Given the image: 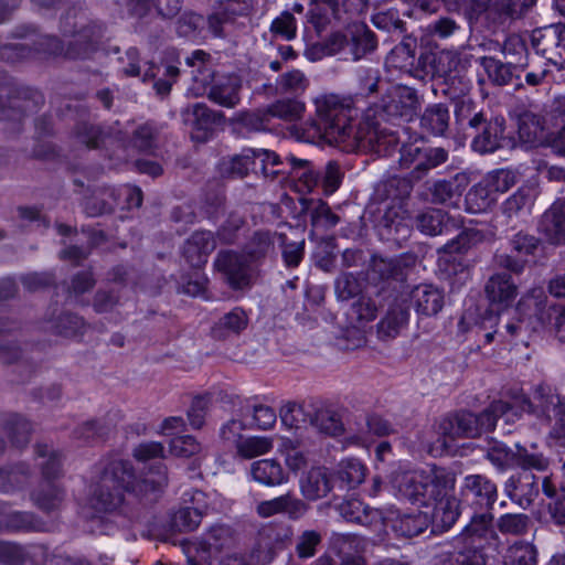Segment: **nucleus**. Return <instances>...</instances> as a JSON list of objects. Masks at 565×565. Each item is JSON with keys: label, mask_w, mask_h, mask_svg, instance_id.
<instances>
[{"label": "nucleus", "mask_w": 565, "mask_h": 565, "mask_svg": "<svg viewBox=\"0 0 565 565\" xmlns=\"http://www.w3.org/2000/svg\"><path fill=\"white\" fill-rule=\"evenodd\" d=\"M316 118L306 124L303 132L310 142L337 145L345 151L373 149L382 151V146L395 143L393 135H384L379 129L377 117L370 116L367 110L363 120L356 126L352 124L351 99L335 94H324L315 99Z\"/></svg>", "instance_id": "1"}, {"label": "nucleus", "mask_w": 565, "mask_h": 565, "mask_svg": "<svg viewBox=\"0 0 565 565\" xmlns=\"http://www.w3.org/2000/svg\"><path fill=\"white\" fill-rule=\"evenodd\" d=\"M168 484L167 468L158 462L151 466L145 477L136 480L134 468L127 460H111L104 469L95 486L89 503L99 512L116 510L124 501L125 492L152 501Z\"/></svg>", "instance_id": "2"}, {"label": "nucleus", "mask_w": 565, "mask_h": 565, "mask_svg": "<svg viewBox=\"0 0 565 565\" xmlns=\"http://www.w3.org/2000/svg\"><path fill=\"white\" fill-rule=\"evenodd\" d=\"M61 31L65 38H70L64 44L55 36L44 35L39 42V51L58 55L64 54L68 58H87L94 53L105 35L103 24L88 21L86 15L77 9H71L61 20Z\"/></svg>", "instance_id": "3"}, {"label": "nucleus", "mask_w": 565, "mask_h": 565, "mask_svg": "<svg viewBox=\"0 0 565 565\" xmlns=\"http://www.w3.org/2000/svg\"><path fill=\"white\" fill-rule=\"evenodd\" d=\"M510 403L494 401L478 415L471 412L448 415L437 424L438 441L447 447L458 438L479 437L482 433L492 430L501 417L510 423Z\"/></svg>", "instance_id": "4"}, {"label": "nucleus", "mask_w": 565, "mask_h": 565, "mask_svg": "<svg viewBox=\"0 0 565 565\" xmlns=\"http://www.w3.org/2000/svg\"><path fill=\"white\" fill-rule=\"evenodd\" d=\"M209 58L210 54L202 50H196L186 57V64L196 67L194 81L202 83L211 102L225 108H235L241 103V77L236 74L215 76L205 64Z\"/></svg>", "instance_id": "5"}, {"label": "nucleus", "mask_w": 565, "mask_h": 565, "mask_svg": "<svg viewBox=\"0 0 565 565\" xmlns=\"http://www.w3.org/2000/svg\"><path fill=\"white\" fill-rule=\"evenodd\" d=\"M282 164V160L274 151L247 148L241 154L224 160L221 163V171L228 178H243L250 170L255 172L260 170L264 177L275 179L279 172H284L282 169L277 168Z\"/></svg>", "instance_id": "6"}, {"label": "nucleus", "mask_w": 565, "mask_h": 565, "mask_svg": "<svg viewBox=\"0 0 565 565\" xmlns=\"http://www.w3.org/2000/svg\"><path fill=\"white\" fill-rule=\"evenodd\" d=\"M418 105V97L415 89L394 85L382 94L379 102L367 108V118L377 117L383 121L408 120L413 117Z\"/></svg>", "instance_id": "7"}, {"label": "nucleus", "mask_w": 565, "mask_h": 565, "mask_svg": "<svg viewBox=\"0 0 565 565\" xmlns=\"http://www.w3.org/2000/svg\"><path fill=\"white\" fill-rule=\"evenodd\" d=\"M559 395L546 385H537L533 393V399L525 395L515 396L513 404H510V422L519 417L521 413H530L547 423L555 416Z\"/></svg>", "instance_id": "8"}, {"label": "nucleus", "mask_w": 565, "mask_h": 565, "mask_svg": "<svg viewBox=\"0 0 565 565\" xmlns=\"http://www.w3.org/2000/svg\"><path fill=\"white\" fill-rule=\"evenodd\" d=\"M381 239L402 246L412 235L413 222L399 203L386 205L376 224Z\"/></svg>", "instance_id": "9"}, {"label": "nucleus", "mask_w": 565, "mask_h": 565, "mask_svg": "<svg viewBox=\"0 0 565 565\" xmlns=\"http://www.w3.org/2000/svg\"><path fill=\"white\" fill-rule=\"evenodd\" d=\"M214 266L224 275L232 288L242 289L249 286L254 265L248 262L244 253L221 250Z\"/></svg>", "instance_id": "10"}, {"label": "nucleus", "mask_w": 565, "mask_h": 565, "mask_svg": "<svg viewBox=\"0 0 565 565\" xmlns=\"http://www.w3.org/2000/svg\"><path fill=\"white\" fill-rule=\"evenodd\" d=\"M460 494L462 502L475 505L476 510L490 511L498 498L497 484L483 475H468L463 478Z\"/></svg>", "instance_id": "11"}, {"label": "nucleus", "mask_w": 565, "mask_h": 565, "mask_svg": "<svg viewBox=\"0 0 565 565\" xmlns=\"http://www.w3.org/2000/svg\"><path fill=\"white\" fill-rule=\"evenodd\" d=\"M471 148L473 151L484 154L492 153L502 148L505 142V120L503 117L492 114L472 131Z\"/></svg>", "instance_id": "12"}, {"label": "nucleus", "mask_w": 565, "mask_h": 565, "mask_svg": "<svg viewBox=\"0 0 565 565\" xmlns=\"http://www.w3.org/2000/svg\"><path fill=\"white\" fill-rule=\"evenodd\" d=\"M286 235L267 230L255 231L243 247V253L254 266L262 265L276 255V245L284 244Z\"/></svg>", "instance_id": "13"}, {"label": "nucleus", "mask_w": 565, "mask_h": 565, "mask_svg": "<svg viewBox=\"0 0 565 565\" xmlns=\"http://www.w3.org/2000/svg\"><path fill=\"white\" fill-rule=\"evenodd\" d=\"M416 263L413 254H402L396 257L373 256L371 260V275L382 281H403L406 270Z\"/></svg>", "instance_id": "14"}, {"label": "nucleus", "mask_w": 565, "mask_h": 565, "mask_svg": "<svg viewBox=\"0 0 565 565\" xmlns=\"http://www.w3.org/2000/svg\"><path fill=\"white\" fill-rule=\"evenodd\" d=\"M307 510L308 505L292 492L262 501L256 505V512L260 518H270L284 513L289 519L296 520L301 518Z\"/></svg>", "instance_id": "15"}, {"label": "nucleus", "mask_w": 565, "mask_h": 565, "mask_svg": "<svg viewBox=\"0 0 565 565\" xmlns=\"http://www.w3.org/2000/svg\"><path fill=\"white\" fill-rule=\"evenodd\" d=\"M504 491L512 501L525 509L539 495L537 478L529 471H522L505 481Z\"/></svg>", "instance_id": "16"}, {"label": "nucleus", "mask_w": 565, "mask_h": 565, "mask_svg": "<svg viewBox=\"0 0 565 565\" xmlns=\"http://www.w3.org/2000/svg\"><path fill=\"white\" fill-rule=\"evenodd\" d=\"M429 481L426 472H404L394 479L395 489L398 495L413 503L427 505V482Z\"/></svg>", "instance_id": "17"}, {"label": "nucleus", "mask_w": 565, "mask_h": 565, "mask_svg": "<svg viewBox=\"0 0 565 565\" xmlns=\"http://www.w3.org/2000/svg\"><path fill=\"white\" fill-rule=\"evenodd\" d=\"M216 248L212 232H194L184 243L182 254L192 267H201L207 262L209 255Z\"/></svg>", "instance_id": "18"}, {"label": "nucleus", "mask_w": 565, "mask_h": 565, "mask_svg": "<svg viewBox=\"0 0 565 565\" xmlns=\"http://www.w3.org/2000/svg\"><path fill=\"white\" fill-rule=\"evenodd\" d=\"M454 114L458 128L463 132H470L486 120L492 111L482 102L461 98L455 103Z\"/></svg>", "instance_id": "19"}, {"label": "nucleus", "mask_w": 565, "mask_h": 565, "mask_svg": "<svg viewBox=\"0 0 565 565\" xmlns=\"http://www.w3.org/2000/svg\"><path fill=\"white\" fill-rule=\"evenodd\" d=\"M540 231L551 244L565 243V198L555 201L545 211L540 222Z\"/></svg>", "instance_id": "20"}, {"label": "nucleus", "mask_w": 565, "mask_h": 565, "mask_svg": "<svg viewBox=\"0 0 565 565\" xmlns=\"http://www.w3.org/2000/svg\"><path fill=\"white\" fill-rule=\"evenodd\" d=\"M411 303L418 315L436 316L444 307L443 291L430 284H420L411 291Z\"/></svg>", "instance_id": "21"}, {"label": "nucleus", "mask_w": 565, "mask_h": 565, "mask_svg": "<svg viewBox=\"0 0 565 565\" xmlns=\"http://www.w3.org/2000/svg\"><path fill=\"white\" fill-rule=\"evenodd\" d=\"M228 536V529L215 526L210 530L202 542H194L186 545L185 553L189 565H201L206 559V554L220 551Z\"/></svg>", "instance_id": "22"}, {"label": "nucleus", "mask_w": 565, "mask_h": 565, "mask_svg": "<svg viewBox=\"0 0 565 565\" xmlns=\"http://www.w3.org/2000/svg\"><path fill=\"white\" fill-rule=\"evenodd\" d=\"M462 539L484 545H490L491 543L497 544L499 536L493 526L492 513L482 510L471 515L470 522L465 526Z\"/></svg>", "instance_id": "23"}, {"label": "nucleus", "mask_w": 565, "mask_h": 565, "mask_svg": "<svg viewBox=\"0 0 565 565\" xmlns=\"http://www.w3.org/2000/svg\"><path fill=\"white\" fill-rule=\"evenodd\" d=\"M282 162L284 164L278 168L284 170L282 173H288L289 177L298 180L302 190L311 192L315 188L319 186L320 171H316L310 161L289 156Z\"/></svg>", "instance_id": "24"}, {"label": "nucleus", "mask_w": 565, "mask_h": 565, "mask_svg": "<svg viewBox=\"0 0 565 565\" xmlns=\"http://www.w3.org/2000/svg\"><path fill=\"white\" fill-rule=\"evenodd\" d=\"M334 481L322 467L311 468L300 481L302 495L311 501L324 498L333 488Z\"/></svg>", "instance_id": "25"}, {"label": "nucleus", "mask_w": 565, "mask_h": 565, "mask_svg": "<svg viewBox=\"0 0 565 565\" xmlns=\"http://www.w3.org/2000/svg\"><path fill=\"white\" fill-rule=\"evenodd\" d=\"M427 505L440 501L444 498H452L450 493L455 489L456 475L446 468L435 467L427 473Z\"/></svg>", "instance_id": "26"}, {"label": "nucleus", "mask_w": 565, "mask_h": 565, "mask_svg": "<svg viewBox=\"0 0 565 565\" xmlns=\"http://www.w3.org/2000/svg\"><path fill=\"white\" fill-rule=\"evenodd\" d=\"M340 514L348 522L369 527L382 525L383 515L377 509L365 505L360 500H348L340 504Z\"/></svg>", "instance_id": "27"}, {"label": "nucleus", "mask_w": 565, "mask_h": 565, "mask_svg": "<svg viewBox=\"0 0 565 565\" xmlns=\"http://www.w3.org/2000/svg\"><path fill=\"white\" fill-rule=\"evenodd\" d=\"M249 473L254 481L266 487H277L288 481V473L280 462L275 459L254 461L250 465Z\"/></svg>", "instance_id": "28"}, {"label": "nucleus", "mask_w": 565, "mask_h": 565, "mask_svg": "<svg viewBox=\"0 0 565 565\" xmlns=\"http://www.w3.org/2000/svg\"><path fill=\"white\" fill-rule=\"evenodd\" d=\"M484 291L491 303L507 307L515 299L518 287L510 275L498 273L489 278Z\"/></svg>", "instance_id": "29"}, {"label": "nucleus", "mask_w": 565, "mask_h": 565, "mask_svg": "<svg viewBox=\"0 0 565 565\" xmlns=\"http://www.w3.org/2000/svg\"><path fill=\"white\" fill-rule=\"evenodd\" d=\"M348 60L358 61L376 47L375 35L364 24L352 26L347 33Z\"/></svg>", "instance_id": "30"}, {"label": "nucleus", "mask_w": 565, "mask_h": 565, "mask_svg": "<svg viewBox=\"0 0 565 565\" xmlns=\"http://www.w3.org/2000/svg\"><path fill=\"white\" fill-rule=\"evenodd\" d=\"M450 124V113L445 104L438 103L425 108L419 118L422 130L431 136H445Z\"/></svg>", "instance_id": "31"}, {"label": "nucleus", "mask_w": 565, "mask_h": 565, "mask_svg": "<svg viewBox=\"0 0 565 565\" xmlns=\"http://www.w3.org/2000/svg\"><path fill=\"white\" fill-rule=\"evenodd\" d=\"M233 131L241 137L268 129L269 120L265 108L253 111H239L231 119Z\"/></svg>", "instance_id": "32"}, {"label": "nucleus", "mask_w": 565, "mask_h": 565, "mask_svg": "<svg viewBox=\"0 0 565 565\" xmlns=\"http://www.w3.org/2000/svg\"><path fill=\"white\" fill-rule=\"evenodd\" d=\"M366 475L365 466L358 459L342 460L334 471V484L340 489H354L361 484Z\"/></svg>", "instance_id": "33"}, {"label": "nucleus", "mask_w": 565, "mask_h": 565, "mask_svg": "<svg viewBox=\"0 0 565 565\" xmlns=\"http://www.w3.org/2000/svg\"><path fill=\"white\" fill-rule=\"evenodd\" d=\"M484 234L476 228H467L462 231L456 238L449 241L438 249L439 262H449L452 254H462L472 246L481 243Z\"/></svg>", "instance_id": "34"}, {"label": "nucleus", "mask_w": 565, "mask_h": 565, "mask_svg": "<svg viewBox=\"0 0 565 565\" xmlns=\"http://www.w3.org/2000/svg\"><path fill=\"white\" fill-rule=\"evenodd\" d=\"M42 524L32 513L12 511L0 505V530L40 531Z\"/></svg>", "instance_id": "35"}, {"label": "nucleus", "mask_w": 565, "mask_h": 565, "mask_svg": "<svg viewBox=\"0 0 565 565\" xmlns=\"http://www.w3.org/2000/svg\"><path fill=\"white\" fill-rule=\"evenodd\" d=\"M248 326V316L239 307L234 308L218 319L213 327V333L216 338H227L237 335Z\"/></svg>", "instance_id": "36"}, {"label": "nucleus", "mask_w": 565, "mask_h": 565, "mask_svg": "<svg viewBox=\"0 0 565 565\" xmlns=\"http://www.w3.org/2000/svg\"><path fill=\"white\" fill-rule=\"evenodd\" d=\"M513 465L523 471L536 470L543 472L548 469L550 460L542 452L536 451L535 444L531 446V449L521 444H515Z\"/></svg>", "instance_id": "37"}, {"label": "nucleus", "mask_w": 565, "mask_h": 565, "mask_svg": "<svg viewBox=\"0 0 565 565\" xmlns=\"http://www.w3.org/2000/svg\"><path fill=\"white\" fill-rule=\"evenodd\" d=\"M486 545L462 539V545L451 555L449 565H486Z\"/></svg>", "instance_id": "38"}, {"label": "nucleus", "mask_w": 565, "mask_h": 565, "mask_svg": "<svg viewBox=\"0 0 565 565\" xmlns=\"http://www.w3.org/2000/svg\"><path fill=\"white\" fill-rule=\"evenodd\" d=\"M448 157V151L441 147L424 148L417 166L411 171V178L416 181L423 179L430 170L444 164Z\"/></svg>", "instance_id": "39"}, {"label": "nucleus", "mask_w": 565, "mask_h": 565, "mask_svg": "<svg viewBox=\"0 0 565 565\" xmlns=\"http://www.w3.org/2000/svg\"><path fill=\"white\" fill-rule=\"evenodd\" d=\"M434 504V524L443 530H449L461 514V502L452 497L444 498Z\"/></svg>", "instance_id": "40"}, {"label": "nucleus", "mask_w": 565, "mask_h": 565, "mask_svg": "<svg viewBox=\"0 0 565 565\" xmlns=\"http://www.w3.org/2000/svg\"><path fill=\"white\" fill-rule=\"evenodd\" d=\"M309 425L319 431L335 436L342 431V423L335 411L330 407L312 405V413L309 419Z\"/></svg>", "instance_id": "41"}, {"label": "nucleus", "mask_w": 565, "mask_h": 565, "mask_svg": "<svg viewBox=\"0 0 565 565\" xmlns=\"http://www.w3.org/2000/svg\"><path fill=\"white\" fill-rule=\"evenodd\" d=\"M479 61L489 79L494 85L503 86L511 83L516 71V66L512 65V63H504L492 56H482Z\"/></svg>", "instance_id": "42"}, {"label": "nucleus", "mask_w": 565, "mask_h": 565, "mask_svg": "<svg viewBox=\"0 0 565 565\" xmlns=\"http://www.w3.org/2000/svg\"><path fill=\"white\" fill-rule=\"evenodd\" d=\"M312 413V405L298 404L295 402L286 403L279 412L280 420L289 429L300 428L309 424Z\"/></svg>", "instance_id": "43"}, {"label": "nucleus", "mask_w": 565, "mask_h": 565, "mask_svg": "<svg viewBox=\"0 0 565 565\" xmlns=\"http://www.w3.org/2000/svg\"><path fill=\"white\" fill-rule=\"evenodd\" d=\"M381 73L376 67L360 66L355 71V98H367L379 90Z\"/></svg>", "instance_id": "44"}, {"label": "nucleus", "mask_w": 565, "mask_h": 565, "mask_svg": "<svg viewBox=\"0 0 565 565\" xmlns=\"http://www.w3.org/2000/svg\"><path fill=\"white\" fill-rule=\"evenodd\" d=\"M447 220L448 216L445 211L428 209L416 216L415 223L423 234L435 236L443 233Z\"/></svg>", "instance_id": "45"}, {"label": "nucleus", "mask_w": 565, "mask_h": 565, "mask_svg": "<svg viewBox=\"0 0 565 565\" xmlns=\"http://www.w3.org/2000/svg\"><path fill=\"white\" fill-rule=\"evenodd\" d=\"M268 120L279 118L286 121L299 119L305 111V104L297 99H280L265 108Z\"/></svg>", "instance_id": "46"}, {"label": "nucleus", "mask_w": 565, "mask_h": 565, "mask_svg": "<svg viewBox=\"0 0 565 565\" xmlns=\"http://www.w3.org/2000/svg\"><path fill=\"white\" fill-rule=\"evenodd\" d=\"M428 527L427 515L418 513L414 515L397 516L392 524L393 531L403 537H414L422 534Z\"/></svg>", "instance_id": "47"}, {"label": "nucleus", "mask_w": 565, "mask_h": 565, "mask_svg": "<svg viewBox=\"0 0 565 565\" xmlns=\"http://www.w3.org/2000/svg\"><path fill=\"white\" fill-rule=\"evenodd\" d=\"M502 565H536V550L529 542L518 541L508 547Z\"/></svg>", "instance_id": "48"}, {"label": "nucleus", "mask_w": 565, "mask_h": 565, "mask_svg": "<svg viewBox=\"0 0 565 565\" xmlns=\"http://www.w3.org/2000/svg\"><path fill=\"white\" fill-rule=\"evenodd\" d=\"M532 521L524 513H505L495 521V529L504 535H523L527 533Z\"/></svg>", "instance_id": "49"}, {"label": "nucleus", "mask_w": 565, "mask_h": 565, "mask_svg": "<svg viewBox=\"0 0 565 565\" xmlns=\"http://www.w3.org/2000/svg\"><path fill=\"white\" fill-rule=\"evenodd\" d=\"M408 320L407 311L399 305L392 307L380 321L377 329L381 337L394 338Z\"/></svg>", "instance_id": "50"}, {"label": "nucleus", "mask_w": 565, "mask_h": 565, "mask_svg": "<svg viewBox=\"0 0 565 565\" xmlns=\"http://www.w3.org/2000/svg\"><path fill=\"white\" fill-rule=\"evenodd\" d=\"M4 430L13 446L21 448L29 444L32 433L31 424L19 415H10L4 422Z\"/></svg>", "instance_id": "51"}, {"label": "nucleus", "mask_w": 565, "mask_h": 565, "mask_svg": "<svg viewBox=\"0 0 565 565\" xmlns=\"http://www.w3.org/2000/svg\"><path fill=\"white\" fill-rule=\"evenodd\" d=\"M309 86V79L300 70H291L276 79V90L281 94H302Z\"/></svg>", "instance_id": "52"}, {"label": "nucleus", "mask_w": 565, "mask_h": 565, "mask_svg": "<svg viewBox=\"0 0 565 565\" xmlns=\"http://www.w3.org/2000/svg\"><path fill=\"white\" fill-rule=\"evenodd\" d=\"M202 520V512L199 508L183 507L177 510L171 516V527L178 532H190L195 530Z\"/></svg>", "instance_id": "53"}, {"label": "nucleus", "mask_w": 565, "mask_h": 565, "mask_svg": "<svg viewBox=\"0 0 565 565\" xmlns=\"http://www.w3.org/2000/svg\"><path fill=\"white\" fill-rule=\"evenodd\" d=\"M30 469L25 463L12 468H0V491L9 492L22 487L29 479Z\"/></svg>", "instance_id": "54"}, {"label": "nucleus", "mask_w": 565, "mask_h": 565, "mask_svg": "<svg viewBox=\"0 0 565 565\" xmlns=\"http://www.w3.org/2000/svg\"><path fill=\"white\" fill-rule=\"evenodd\" d=\"M273 440L269 437H248L237 441V455L250 459L269 452L273 449Z\"/></svg>", "instance_id": "55"}, {"label": "nucleus", "mask_w": 565, "mask_h": 565, "mask_svg": "<svg viewBox=\"0 0 565 565\" xmlns=\"http://www.w3.org/2000/svg\"><path fill=\"white\" fill-rule=\"evenodd\" d=\"M543 118L532 111H524L519 116V136L524 142L535 141L544 128Z\"/></svg>", "instance_id": "56"}, {"label": "nucleus", "mask_w": 565, "mask_h": 565, "mask_svg": "<svg viewBox=\"0 0 565 565\" xmlns=\"http://www.w3.org/2000/svg\"><path fill=\"white\" fill-rule=\"evenodd\" d=\"M486 458L500 471L507 470L514 461V450L501 441H490L486 450Z\"/></svg>", "instance_id": "57"}, {"label": "nucleus", "mask_w": 565, "mask_h": 565, "mask_svg": "<svg viewBox=\"0 0 565 565\" xmlns=\"http://www.w3.org/2000/svg\"><path fill=\"white\" fill-rule=\"evenodd\" d=\"M412 190L411 182L405 178L392 177L379 185L377 191L383 192L386 199L392 200L391 204L399 203L408 196Z\"/></svg>", "instance_id": "58"}, {"label": "nucleus", "mask_w": 565, "mask_h": 565, "mask_svg": "<svg viewBox=\"0 0 565 565\" xmlns=\"http://www.w3.org/2000/svg\"><path fill=\"white\" fill-rule=\"evenodd\" d=\"M532 202L531 189L526 186L519 188L502 204V212L509 218L519 216Z\"/></svg>", "instance_id": "59"}, {"label": "nucleus", "mask_w": 565, "mask_h": 565, "mask_svg": "<svg viewBox=\"0 0 565 565\" xmlns=\"http://www.w3.org/2000/svg\"><path fill=\"white\" fill-rule=\"evenodd\" d=\"M103 130L98 125L81 121L74 129L76 141L89 149L98 148L103 141Z\"/></svg>", "instance_id": "60"}, {"label": "nucleus", "mask_w": 565, "mask_h": 565, "mask_svg": "<svg viewBox=\"0 0 565 565\" xmlns=\"http://www.w3.org/2000/svg\"><path fill=\"white\" fill-rule=\"evenodd\" d=\"M334 291L340 300H350L362 292V281L352 273H342L334 281Z\"/></svg>", "instance_id": "61"}, {"label": "nucleus", "mask_w": 565, "mask_h": 565, "mask_svg": "<svg viewBox=\"0 0 565 565\" xmlns=\"http://www.w3.org/2000/svg\"><path fill=\"white\" fill-rule=\"evenodd\" d=\"M63 498V491L51 483H46L42 489L32 494L34 503L43 511L57 509Z\"/></svg>", "instance_id": "62"}, {"label": "nucleus", "mask_w": 565, "mask_h": 565, "mask_svg": "<svg viewBox=\"0 0 565 565\" xmlns=\"http://www.w3.org/2000/svg\"><path fill=\"white\" fill-rule=\"evenodd\" d=\"M518 182V174L510 169H498L484 179V183L491 192L504 193Z\"/></svg>", "instance_id": "63"}, {"label": "nucleus", "mask_w": 565, "mask_h": 565, "mask_svg": "<svg viewBox=\"0 0 565 565\" xmlns=\"http://www.w3.org/2000/svg\"><path fill=\"white\" fill-rule=\"evenodd\" d=\"M428 192L433 204H445L454 196L461 194V190L456 184V179L435 181L428 186Z\"/></svg>", "instance_id": "64"}]
</instances>
